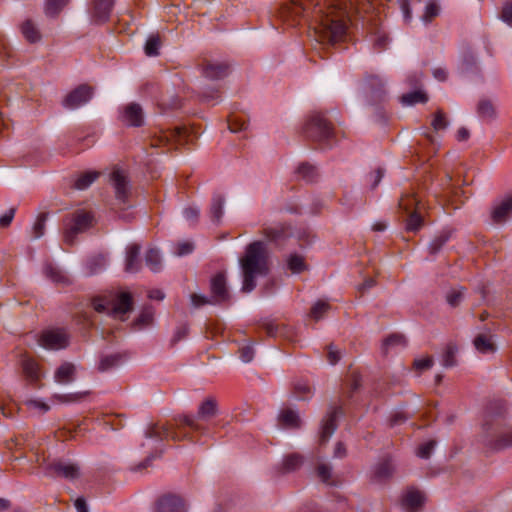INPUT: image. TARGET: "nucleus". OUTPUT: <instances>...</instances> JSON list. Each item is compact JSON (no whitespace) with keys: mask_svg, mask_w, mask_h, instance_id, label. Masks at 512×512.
Here are the masks:
<instances>
[{"mask_svg":"<svg viewBox=\"0 0 512 512\" xmlns=\"http://www.w3.org/2000/svg\"><path fill=\"white\" fill-rule=\"evenodd\" d=\"M187 129L185 127H175L165 131H160L158 135H154L150 139V146L157 147H170L174 144H182L186 141Z\"/></svg>","mask_w":512,"mask_h":512,"instance_id":"nucleus-10","label":"nucleus"},{"mask_svg":"<svg viewBox=\"0 0 512 512\" xmlns=\"http://www.w3.org/2000/svg\"><path fill=\"white\" fill-rule=\"evenodd\" d=\"M140 245L132 244L127 247L125 270L129 273L138 272L141 268Z\"/></svg>","mask_w":512,"mask_h":512,"instance_id":"nucleus-25","label":"nucleus"},{"mask_svg":"<svg viewBox=\"0 0 512 512\" xmlns=\"http://www.w3.org/2000/svg\"><path fill=\"white\" fill-rule=\"evenodd\" d=\"M474 346L477 351L483 354L493 353L495 351V346L490 337L484 334H479L474 339Z\"/></svg>","mask_w":512,"mask_h":512,"instance_id":"nucleus-35","label":"nucleus"},{"mask_svg":"<svg viewBox=\"0 0 512 512\" xmlns=\"http://www.w3.org/2000/svg\"><path fill=\"white\" fill-rule=\"evenodd\" d=\"M436 446L435 440H429L423 444H421L417 449V456L422 459H428Z\"/></svg>","mask_w":512,"mask_h":512,"instance_id":"nucleus-56","label":"nucleus"},{"mask_svg":"<svg viewBox=\"0 0 512 512\" xmlns=\"http://www.w3.org/2000/svg\"><path fill=\"white\" fill-rule=\"evenodd\" d=\"M425 495L417 488L410 487L402 495L401 505L407 512H419L425 503Z\"/></svg>","mask_w":512,"mask_h":512,"instance_id":"nucleus-16","label":"nucleus"},{"mask_svg":"<svg viewBox=\"0 0 512 512\" xmlns=\"http://www.w3.org/2000/svg\"><path fill=\"white\" fill-rule=\"evenodd\" d=\"M110 183L114 188L115 198L120 204H126L130 197V181L126 171L114 168L110 174Z\"/></svg>","mask_w":512,"mask_h":512,"instance_id":"nucleus-11","label":"nucleus"},{"mask_svg":"<svg viewBox=\"0 0 512 512\" xmlns=\"http://www.w3.org/2000/svg\"><path fill=\"white\" fill-rule=\"evenodd\" d=\"M68 2L69 0H46L45 14L49 17L57 16Z\"/></svg>","mask_w":512,"mask_h":512,"instance_id":"nucleus-41","label":"nucleus"},{"mask_svg":"<svg viewBox=\"0 0 512 512\" xmlns=\"http://www.w3.org/2000/svg\"><path fill=\"white\" fill-rule=\"evenodd\" d=\"M394 472V466L390 460L380 462L375 469V476L379 479L389 478Z\"/></svg>","mask_w":512,"mask_h":512,"instance_id":"nucleus-47","label":"nucleus"},{"mask_svg":"<svg viewBox=\"0 0 512 512\" xmlns=\"http://www.w3.org/2000/svg\"><path fill=\"white\" fill-rule=\"evenodd\" d=\"M106 265V258L102 254L95 255L88 259L86 267L89 274L100 272Z\"/></svg>","mask_w":512,"mask_h":512,"instance_id":"nucleus-43","label":"nucleus"},{"mask_svg":"<svg viewBox=\"0 0 512 512\" xmlns=\"http://www.w3.org/2000/svg\"><path fill=\"white\" fill-rule=\"evenodd\" d=\"M406 345V339L404 335L399 333H393L384 339L382 344L383 353H388L389 349L396 346L404 347Z\"/></svg>","mask_w":512,"mask_h":512,"instance_id":"nucleus-36","label":"nucleus"},{"mask_svg":"<svg viewBox=\"0 0 512 512\" xmlns=\"http://www.w3.org/2000/svg\"><path fill=\"white\" fill-rule=\"evenodd\" d=\"M183 500L176 495H164L156 502L155 512H185Z\"/></svg>","mask_w":512,"mask_h":512,"instance_id":"nucleus-19","label":"nucleus"},{"mask_svg":"<svg viewBox=\"0 0 512 512\" xmlns=\"http://www.w3.org/2000/svg\"><path fill=\"white\" fill-rule=\"evenodd\" d=\"M372 8L371 0H289L281 5L280 16L295 26L311 14L321 41L335 43L345 36L352 12L360 15Z\"/></svg>","mask_w":512,"mask_h":512,"instance_id":"nucleus-1","label":"nucleus"},{"mask_svg":"<svg viewBox=\"0 0 512 512\" xmlns=\"http://www.w3.org/2000/svg\"><path fill=\"white\" fill-rule=\"evenodd\" d=\"M123 121L130 126H141L144 122V114L141 106L137 103L126 105L123 112Z\"/></svg>","mask_w":512,"mask_h":512,"instance_id":"nucleus-21","label":"nucleus"},{"mask_svg":"<svg viewBox=\"0 0 512 512\" xmlns=\"http://www.w3.org/2000/svg\"><path fill=\"white\" fill-rule=\"evenodd\" d=\"M264 237L275 243L284 241L290 236V227L286 224H277L275 226L265 227L262 230Z\"/></svg>","mask_w":512,"mask_h":512,"instance_id":"nucleus-22","label":"nucleus"},{"mask_svg":"<svg viewBox=\"0 0 512 512\" xmlns=\"http://www.w3.org/2000/svg\"><path fill=\"white\" fill-rule=\"evenodd\" d=\"M305 136L320 145L322 149L330 148L334 139L332 124L320 112H313L304 125Z\"/></svg>","mask_w":512,"mask_h":512,"instance_id":"nucleus-5","label":"nucleus"},{"mask_svg":"<svg viewBox=\"0 0 512 512\" xmlns=\"http://www.w3.org/2000/svg\"><path fill=\"white\" fill-rule=\"evenodd\" d=\"M501 18L508 25L512 26V3H508L503 7Z\"/></svg>","mask_w":512,"mask_h":512,"instance_id":"nucleus-64","label":"nucleus"},{"mask_svg":"<svg viewBox=\"0 0 512 512\" xmlns=\"http://www.w3.org/2000/svg\"><path fill=\"white\" fill-rule=\"evenodd\" d=\"M484 445L491 451H501L512 447V426L499 415H488L484 424Z\"/></svg>","mask_w":512,"mask_h":512,"instance_id":"nucleus-4","label":"nucleus"},{"mask_svg":"<svg viewBox=\"0 0 512 512\" xmlns=\"http://www.w3.org/2000/svg\"><path fill=\"white\" fill-rule=\"evenodd\" d=\"M401 101L404 105H414L416 103H426L428 101V96L420 91H414L410 93H406L402 95Z\"/></svg>","mask_w":512,"mask_h":512,"instance_id":"nucleus-42","label":"nucleus"},{"mask_svg":"<svg viewBox=\"0 0 512 512\" xmlns=\"http://www.w3.org/2000/svg\"><path fill=\"white\" fill-rule=\"evenodd\" d=\"M247 121L243 117L230 116L228 119L229 130L233 133L245 130L247 128Z\"/></svg>","mask_w":512,"mask_h":512,"instance_id":"nucleus-52","label":"nucleus"},{"mask_svg":"<svg viewBox=\"0 0 512 512\" xmlns=\"http://www.w3.org/2000/svg\"><path fill=\"white\" fill-rule=\"evenodd\" d=\"M93 95V89L87 84H82L72 90L63 99V106L67 109H76L86 104Z\"/></svg>","mask_w":512,"mask_h":512,"instance_id":"nucleus-13","label":"nucleus"},{"mask_svg":"<svg viewBox=\"0 0 512 512\" xmlns=\"http://www.w3.org/2000/svg\"><path fill=\"white\" fill-rule=\"evenodd\" d=\"M123 360V356L119 353L103 356L100 359L98 370L106 372L114 367H117Z\"/></svg>","mask_w":512,"mask_h":512,"instance_id":"nucleus-32","label":"nucleus"},{"mask_svg":"<svg viewBox=\"0 0 512 512\" xmlns=\"http://www.w3.org/2000/svg\"><path fill=\"white\" fill-rule=\"evenodd\" d=\"M224 198L221 195L214 196L211 203L210 213L212 221L219 222L223 216Z\"/></svg>","mask_w":512,"mask_h":512,"instance_id":"nucleus-40","label":"nucleus"},{"mask_svg":"<svg viewBox=\"0 0 512 512\" xmlns=\"http://www.w3.org/2000/svg\"><path fill=\"white\" fill-rule=\"evenodd\" d=\"M330 310L328 302L319 300L311 308L310 316L314 320L318 321L324 317V315Z\"/></svg>","mask_w":512,"mask_h":512,"instance_id":"nucleus-46","label":"nucleus"},{"mask_svg":"<svg viewBox=\"0 0 512 512\" xmlns=\"http://www.w3.org/2000/svg\"><path fill=\"white\" fill-rule=\"evenodd\" d=\"M218 413V404L215 398L208 397L200 405L196 418L183 415L175 418V423L152 424L145 432L147 438L159 440L183 441L192 440L187 428L193 432H205V427L198 421H209Z\"/></svg>","mask_w":512,"mask_h":512,"instance_id":"nucleus-2","label":"nucleus"},{"mask_svg":"<svg viewBox=\"0 0 512 512\" xmlns=\"http://www.w3.org/2000/svg\"><path fill=\"white\" fill-rule=\"evenodd\" d=\"M342 412L341 407H331L322 420L320 442L326 443L337 429V417Z\"/></svg>","mask_w":512,"mask_h":512,"instance_id":"nucleus-17","label":"nucleus"},{"mask_svg":"<svg viewBox=\"0 0 512 512\" xmlns=\"http://www.w3.org/2000/svg\"><path fill=\"white\" fill-rule=\"evenodd\" d=\"M16 209L10 208L7 212H5L2 216H0V227L6 228L8 227L14 216H15Z\"/></svg>","mask_w":512,"mask_h":512,"instance_id":"nucleus-62","label":"nucleus"},{"mask_svg":"<svg viewBox=\"0 0 512 512\" xmlns=\"http://www.w3.org/2000/svg\"><path fill=\"white\" fill-rule=\"evenodd\" d=\"M202 74L210 80H219L229 74V65L224 62L204 61Z\"/></svg>","mask_w":512,"mask_h":512,"instance_id":"nucleus-18","label":"nucleus"},{"mask_svg":"<svg viewBox=\"0 0 512 512\" xmlns=\"http://www.w3.org/2000/svg\"><path fill=\"white\" fill-rule=\"evenodd\" d=\"M399 209L407 216L405 219L406 230L416 232L423 226V218L420 214L422 203L413 193L403 194L399 200Z\"/></svg>","mask_w":512,"mask_h":512,"instance_id":"nucleus-7","label":"nucleus"},{"mask_svg":"<svg viewBox=\"0 0 512 512\" xmlns=\"http://www.w3.org/2000/svg\"><path fill=\"white\" fill-rule=\"evenodd\" d=\"M297 174L300 178L307 182H312L315 180L317 176L316 168L308 163H302L299 165L297 169Z\"/></svg>","mask_w":512,"mask_h":512,"instance_id":"nucleus-44","label":"nucleus"},{"mask_svg":"<svg viewBox=\"0 0 512 512\" xmlns=\"http://www.w3.org/2000/svg\"><path fill=\"white\" fill-rule=\"evenodd\" d=\"M146 265L153 272H158L161 269V257L157 249L151 248L145 255Z\"/></svg>","mask_w":512,"mask_h":512,"instance_id":"nucleus-38","label":"nucleus"},{"mask_svg":"<svg viewBox=\"0 0 512 512\" xmlns=\"http://www.w3.org/2000/svg\"><path fill=\"white\" fill-rule=\"evenodd\" d=\"M287 266L289 270L294 274L302 273L307 269V264L303 256L293 253L287 258Z\"/></svg>","mask_w":512,"mask_h":512,"instance_id":"nucleus-31","label":"nucleus"},{"mask_svg":"<svg viewBox=\"0 0 512 512\" xmlns=\"http://www.w3.org/2000/svg\"><path fill=\"white\" fill-rule=\"evenodd\" d=\"M211 298L193 293L190 295L192 306L199 308L206 304H222L230 300L225 272H218L210 281Z\"/></svg>","mask_w":512,"mask_h":512,"instance_id":"nucleus-6","label":"nucleus"},{"mask_svg":"<svg viewBox=\"0 0 512 512\" xmlns=\"http://www.w3.org/2000/svg\"><path fill=\"white\" fill-rule=\"evenodd\" d=\"M188 332H189V328L186 324H182L180 326H178L175 330V333L172 337V343L175 344L179 341H181L182 339H184L187 335H188Z\"/></svg>","mask_w":512,"mask_h":512,"instance_id":"nucleus-61","label":"nucleus"},{"mask_svg":"<svg viewBox=\"0 0 512 512\" xmlns=\"http://www.w3.org/2000/svg\"><path fill=\"white\" fill-rule=\"evenodd\" d=\"M477 113L484 121H492L496 117V108L488 99H481L477 105Z\"/></svg>","mask_w":512,"mask_h":512,"instance_id":"nucleus-29","label":"nucleus"},{"mask_svg":"<svg viewBox=\"0 0 512 512\" xmlns=\"http://www.w3.org/2000/svg\"><path fill=\"white\" fill-rule=\"evenodd\" d=\"M87 395L86 392H77V393H70V394H59L55 395V398L61 402V403H74L81 401L85 396Z\"/></svg>","mask_w":512,"mask_h":512,"instance_id":"nucleus-55","label":"nucleus"},{"mask_svg":"<svg viewBox=\"0 0 512 512\" xmlns=\"http://www.w3.org/2000/svg\"><path fill=\"white\" fill-rule=\"evenodd\" d=\"M239 263L243 277L242 292L249 293L255 289L257 277L266 276L269 271L268 253L264 242L250 243Z\"/></svg>","mask_w":512,"mask_h":512,"instance_id":"nucleus-3","label":"nucleus"},{"mask_svg":"<svg viewBox=\"0 0 512 512\" xmlns=\"http://www.w3.org/2000/svg\"><path fill=\"white\" fill-rule=\"evenodd\" d=\"M240 358L243 362L248 363L254 357V349L251 345L242 346L239 349Z\"/></svg>","mask_w":512,"mask_h":512,"instance_id":"nucleus-60","label":"nucleus"},{"mask_svg":"<svg viewBox=\"0 0 512 512\" xmlns=\"http://www.w3.org/2000/svg\"><path fill=\"white\" fill-rule=\"evenodd\" d=\"M160 45V37L158 35H151L145 43V54L149 57L157 56L159 54Z\"/></svg>","mask_w":512,"mask_h":512,"instance_id":"nucleus-45","label":"nucleus"},{"mask_svg":"<svg viewBox=\"0 0 512 512\" xmlns=\"http://www.w3.org/2000/svg\"><path fill=\"white\" fill-rule=\"evenodd\" d=\"M48 214L47 213H41L38 215L33 228V238L38 239L44 235L45 231V222L47 220Z\"/></svg>","mask_w":512,"mask_h":512,"instance_id":"nucleus-50","label":"nucleus"},{"mask_svg":"<svg viewBox=\"0 0 512 512\" xmlns=\"http://www.w3.org/2000/svg\"><path fill=\"white\" fill-rule=\"evenodd\" d=\"M364 91L370 96L371 102L381 101L384 95L382 81L377 76H369L364 82Z\"/></svg>","mask_w":512,"mask_h":512,"instance_id":"nucleus-23","label":"nucleus"},{"mask_svg":"<svg viewBox=\"0 0 512 512\" xmlns=\"http://www.w3.org/2000/svg\"><path fill=\"white\" fill-rule=\"evenodd\" d=\"M433 358L431 356H427L422 359H415L413 362V367L415 370L423 371L428 370L433 366Z\"/></svg>","mask_w":512,"mask_h":512,"instance_id":"nucleus-59","label":"nucleus"},{"mask_svg":"<svg viewBox=\"0 0 512 512\" xmlns=\"http://www.w3.org/2000/svg\"><path fill=\"white\" fill-rule=\"evenodd\" d=\"M132 297L130 293L123 292L119 294L111 307L105 302L103 298L96 297L92 301L94 310L98 313L111 314L115 318L122 319V316L132 310Z\"/></svg>","mask_w":512,"mask_h":512,"instance_id":"nucleus-8","label":"nucleus"},{"mask_svg":"<svg viewBox=\"0 0 512 512\" xmlns=\"http://www.w3.org/2000/svg\"><path fill=\"white\" fill-rule=\"evenodd\" d=\"M94 216L90 211L84 209L76 210L71 215L69 224L66 225L64 240L72 245L78 233H82L92 227Z\"/></svg>","mask_w":512,"mask_h":512,"instance_id":"nucleus-9","label":"nucleus"},{"mask_svg":"<svg viewBox=\"0 0 512 512\" xmlns=\"http://www.w3.org/2000/svg\"><path fill=\"white\" fill-rule=\"evenodd\" d=\"M439 11H440V8L436 3H434V2L429 3L426 6V9L422 16V19L425 22H431L436 16H438Z\"/></svg>","mask_w":512,"mask_h":512,"instance_id":"nucleus-58","label":"nucleus"},{"mask_svg":"<svg viewBox=\"0 0 512 512\" xmlns=\"http://www.w3.org/2000/svg\"><path fill=\"white\" fill-rule=\"evenodd\" d=\"M458 349L453 343H449L442 355V364L444 367H454L457 364L456 353Z\"/></svg>","mask_w":512,"mask_h":512,"instance_id":"nucleus-39","label":"nucleus"},{"mask_svg":"<svg viewBox=\"0 0 512 512\" xmlns=\"http://www.w3.org/2000/svg\"><path fill=\"white\" fill-rule=\"evenodd\" d=\"M294 394L298 400H307L312 397L313 389L308 383L300 382L294 386Z\"/></svg>","mask_w":512,"mask_h":512,"instance_id":"nucleus-48","label":"nucleus"},{"mask_svg":"<svg viewBox=\"0 0 512 512\" xmlns=\"http://www.w3.org/2000/svg\"><path fill=\"white\" fill-rule=\"evenodd\" d=\"M401 11L403 13L404 20L410 22L412 19V13L410 8V0H398Z\"/></svg>","mask_w":512,"mask_h":512,"instance_id":"nucleus-63","label":"nucleus"},{"mask_svg":"<svg viewBox=\"0 0 512 512\" xmlns=\"http://www.w3.org/2000/svg\"><path fill=\"white\" fill-rule=\"evenodd\" d=\"M279 423L286 428H299L301 424L298 413L292 409H284L279 414Z\"/></svg>","mask_w":512,"mask_h":512,"instance_id":"nucleus-27","label":"nucleus"},{"mask_svg":"<svg viewBox=\"0 0 512 512\" xmlns=\"http://www.w3.org/2000/svg\"><path fill=\"white\" fill-rule=\"evenodd\" d=\"M47 473L51 476L73 480L79 476V467L71 462L56 460L47 466Z\"/></svg>","mask_w":512,"mask_h":512,"instance_id":"nucleus-14","label":"nucleus"},{"mask_svg":"<svg viewBox=\"0 0 512 512\" xmlns=\"http://www.w3.org/2000/svg\"><path fill=\"white\" fill-rule=\"evenodd\" d=\"M99 177V172L96 171H88L82 173L75 181V188L79 190H84L88 188L97 178Z\"/></svg>","mask_w":512,"mask_h":512,"instance_id":"nucleus-37","label":"nucleus"},{"mask_svg":"<svg viewBox=\"0 0 512 512\" xmlns=\"http://www.w3.org/2000/svg\"><path fill=\"white\" fill-rule=\"evenodd\" d=\"M316 472L322 482L326 484L332 483L330 481L332 477V467L330 465L321 463L317 466Z\"/></svg>","mask_w":512,"mask_h":512,"instance_id":"nucleus-54","label":"nucleus"},{"mask_svg":"<svg viewBox=\"0 0 512 512\" xmlns=\"http://www.w3.org/2000/svg\"><path fill=\"white\" fill-rule=\"evenodd\" d=\"M47 277L56 283H66L68 278L58 268L48 265L45 269Z\"/></svg>","mask_w":512,"mask_h":512,"instance_id":"nucleus-53","label":"nucleus"},{"mask_svg":"<svg viewBox=\"0 0 512 512\" xmlns=\"http://www.w3.org/2000/svg\"><path fill=\"white\" fill-rule=\"evenodd\" d=\"M21 33L29 43H37L41 40V33L31 20L21 24Z\"/></svg>","mask_w":512,"mask_h":512,"instance_id":"nucleus-28","label":"nucleus"},{"mask_svg":"<svg viewBox=\"0 0 512 512\" xmlns=\"http://www.w3.org/2000/svg\"><path fill=\"white\" fill-rule=\"evenodd\" d=\"M82 431L80 425L75 426L74 428H63L56 432V438L61 441H66L70 439H75L77 435Z\"/></svg>","mask_w":512,"mask_h":512,"instance_id":"nucleus-49","label":"nucleus"},{"mask_svg":"<svg viewBox=\"0 0 512 512\" xmlns=\"http://www.w3.org/2000/svg\"><path fill=\"white\" fill-rule=\"evenodd\" d=\"M21 366L26 379L30 383H37L40 380V368L35 360L29 357H24L21 360Z\"/></svg>","mask_w":512,"mask_h":512,"instance_id":"nucleus-26","label":"nucleus"},{"mask_svg":"<svg viewBox=\"0 0 512 512\" xmlns=\"http://www.w3.org/2000/svg\"><path fill=\"white\" fill-rule=\"evenodd\" d=\"M449 234L446 232H442L439 235L435 236L434 239L429 244V251L431 254H436L448 241Z\"/></svg>","mask_w":512,"mask_h":512,"instance_id":"nucleus-51","label":"nucleus"},{"mask_svg":"<svg viewBox=\"0 0 512 512\" xmlns=\"http://www.w3.org/2000/svg\"><path fill=\"white\" fill-rule=\"evenodd\" d=\"M154 310L151 306H146L141 311L138 318L134 321L133 326L135 329H142L149 326L153 322Z\"/></svg>","mask_w":512,"mask_h":512,"instance_id":"nucleus-33","label":"nucleus"},{"mask_svg":"<svg viewBox=\"0 0 512 512\" xmlns=\"http://www.w3.org/2000/svg\"><path fill=\"white\" fill-rule=\"evenodd\" d=\"M75 374V365L70 362H64L55 370L54 380L58 384L67 385L74 381Z\"/></svg>","mask_w":512,"mask_h":512,"instance_id":"nucleus-24","label":"nucleus"},{"mask_svg":"<svg viewBox=\"0 0 512 512\" xmlns=\"http://www.w3.org/2000/svg\"><path fill=\"white\" fill-rule=\"evenodd\" d=\"M463 296L464 288L453 289L447 294L446 299L450 306L457 307L462 301Z\"/></svg>","mask_w":512,"mask_h":512,"instance_id":"nucleus-57","label":"nucleus"},{"mask_svg":"<svg viewBox=\"0 0 512 512\" xmlns=\"http://www.w3.org/2000/svg\"><path fill=\"white\" fill-rule=\"evenodd\" d=\"M303 464V457L298 453H292L284 457L281 471L283 473H289L297 470Z\"/></svg>","mask_w":512,"mask_h":512,"instance_id":"nucleus-30","label":"nucleus"},{"mask_svg":"<svg viewBox=\"0 0 512 512\" xmlns=\"http://www.w3.org/2000/svg\"><path fill=\"white\" fill-rule=\"evenodd\" d=\"M114 5L113 0H94L92 9V19L95 23L106 22Z\"/></svg>","mask_w":512,"mask_h":512,"instance_id":"nucleus-20","label":"nucleus"},{"mask_svg":"<svg viewBox=\"0 0 512 512\" xmlns=\"http://www.w3.org/2000/svg\"><path fill=\"white\" fill-rule=\"evenodd\" d=\"M68 339V335L64 330L52 329L44 331L40 335L38 343L46 349L59 350L67 347Z\"/></svg>","mask_w":512,"mask_h":512,"instance_id":"nucleus-12","label":"nucleus"},{"mask_svg":"<svg viewBox=\"0 0 512 512\" xmlns=\"http://www.w3.org/2000/svg\"><path fill=\"white\" fill-rule=\"evenodd\" d=\"M449 126V120L446 113L442 109H438L432 117L431 127L435 132L444 131Z\"/></svg>","mask_w":512,"mask_h":512,"instance_id":"nucleus-34","label":"nucleus"},{"mask_svg":"<svg viewBox=\"0 0 512 512\" xmlns=\"http://www.w3.org/2000/svg\"><path fill=\"white\" fill-rule=\"evenodd\" d=\"M512 212V193L495 201L491 209V219L495 224L505 223Z\"/></svg>","mask_w":512,"mask_h":512,"instance_id":"nucleus-15","label":"nucleus"}]
</instances>
